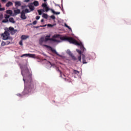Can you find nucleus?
<instances>
[{"instance_id":"obj_1","label":"nucleus","mask_w":131,"mask_h":131,"mask_svg":"<svg viewBox=\"0 0 131 131\" xmlns=\"http://www.w3.org/2000/svg\"><path fill=\"white\" fill-rule=\"evenodd\" d=\"M60 38L61 40H67V41H69L70 43H73L76 46H80L81 50H82L83 52L85 51V48H84V47H83L82 43L78 42L76 40L74 39L72 37H67V36H64L61 37Z\"/></svg>"},{"instance_id":"obj_2","label":"nucleus","mask_w":131,"mask_h":131,"mask_svg":"<svg viewBox=\"0 0 131 131\" xmlns=\"http://www.w3.org/2000/svg\"><path fill=\"white\" fill-rule=\"evenodd\" d=\"M20 69H21V75L23 76V81L25 82V78L27 77L29 78L30 81H28V82H32V78H31V75H30V72H29V70L27 68V66L23 65L20 67Z\"/></svg>"},{"instance_id":"obj_3","label":"nucleus","mask_w":131,"mask_h":131,"mask_svg":"<svg viewBox=\"0 0 131 131\" xmlns=\"http://www.w3.org/2000/svg\"><path fill=\"white\" fill-rule=\"evenodd\" d=\"M36 89V85H34L32 83H31L30 85L29 86V88H25V89L24 90V93L25 94H29L30 92H33V91H35V89Z\"/></svg>"},{"instance_id":"obj_4","label":"nucleus","mask_w":131,"mask_h":131,"mask_svg":"<svg viewBox=\"0 0 131 131\" xmlns=\"http://www.w3.org/2000/svg\"><path fill=\"white\" fill-rule=\"evenodd\" d=\"M1 36L3 37L4 40H7V39H11V37H10V33L8 31H5L4 33L1 34Z\"/></svg>"},{"instance_id":"obj_5","label":"nucleus","mask_w":131,"mask_h":131,"mask_svg":"<svg viewBox=\"0 0 131 131\" xmlns=\"http://www.w3.org/2000/svg\"><path fill=\"white\" fill-rule=\"evenodd\" d=\"M25 56H26V57H30V58H34V59H39V56H36L35 54H31L29 53L23 54L20 56V57L22 58L23 57H25Z\"/></svg>"},{"instance_id":"obj_6","label":"nucleus","mask_w":131,"mask_h":131,"mask_svg":"<svg viewBox=\"0 0 131 131\" xmlns=\"http://www.w3.org/2000/svg\"><path fill=\"white\" fill-rule=\"evenodd\" d=\"M8 32H10L11 35H14L18 30H15V29L13 27H10L8 30H7Z\"/></svg>"},{"instance_id":"obj_7","label":"nucleus","mask_w":131,"mask_h":131,"mask_svg":"<svg viewBox=\"0 0 131 131\" xmlns=\"http://www.w3.org/2000/svg\"><path fill=\"white\" fill-rule=\"evenodd\" d=\"M50 10L51 11V12H52V13H53V14H55V15H60V12H57L56 11H54V10L50 9V8H49V7H48V6L46 8H45L46 12H48Z\"/></svg>"},{"instance_id":"obj_8","label":"nucleus","mask_w":131,"mask_h":131,"mask_svg":"<svg viewBox=\"0 0 131 131\" xmlns=\"http://www.w3.org/2000/svg\"><path fill=\"white\" fill-rule=\"evenodd\" d=\"M28 8H29V9L30 10L31 12H33V11H34L35 10V8H34V6L32 4V3H29L28 5Z\"/></svg>"},{"instance_id":"obj_9","label":"nucleus","mask_w":131,"mask_h":131,"mask_svg":"<svg viewBox=\"0 0 131 131\" xmlns=\"http://www.w3.org/2000/svg\"><path fill=\"white\" fill-rule=\"evenodd\" d=\"M67 54H68V55H69V56H70V57L72 58L73 60H74V61L76 60V57H75V56L73 55V54H72V53L71 52V51H70V50H68Z\"/></svg>"},{"instance_id":"obj_10","label":"nucleus","mask_w":131,"mask_h":131,"mask_svg":"<svg viewBox=\"0 0 131 131\" xmlns=\"http://www.w3.org/2000/svg\"><path fill=\"white\" fill-rule=\"evenodd\" d=\"M46 47H47V48H50V49H51V51L52 52V53H54V54H56V55H57V56H58L59 57H61V55L60 54H59L58 53V52H57V51H56V50L53 49V48H52L51 47L46 45Z\"/></svg>"},{"instance_id":"obj_11","label":"nucleus","mask_w":131,"mask_h":131,"mask_svg":"<svg viewBox=\"0 0 131 131\" xmlns=\"http://www.w3.org/2000/svg\"><path fill=\"white\" fill-rule=\"evenodd\" d=\"M20 18L23 20H25L26 19H27V17H26V15H25V13H24V11H21Z\"/></svg>"},{"instance_id":"obj_12","label":"nucleus","mask_w":131,"mask_h":131,"mask_svg":"<svg viewBox=\"0 0 131 131\" xmlns=\"http://www.w3.org/2000/svg\"><path fill=\"white\" fill-rule=\"evenodd\" d=\"M27 38H29V36L23 35L20 37V39H21V40L27 39Z\"/></svg>"},{"instance_id":"obj_13","label":"nucleus","mask_w":131,"mask_h":131,"mask_svg":"<svg viewBox=\"0 0 131 131\" xmlns=\"http://www.w3.org/2000/svg\"><path fill=\"white\" fill-rule=\"evenodd\" d=\"M33 5V6H34L35 7H38L39 6V3H38V1H35L33 3H31Z\"/></svg>"},{"instance_id":"obj_14","label":"nucleus","mask_w":131,"mask_h":131,"mask_svg":"<svg viewBox=\"0 0 131 131\" xmlns=\"http://www.w3.org/2000/svg\"><path fill=\"white\" fill-rule=\"evenodd\" d=\"M13 6V2L11 1H9L6 4V7L7 8H9V7H12Z\"/></svg>"},{"instance_id":"obj_15","label":"nucleus","mask_w":131,"mask_h":131,"mask_svg":"<svg viewBox=\"0 0 131 131\" xmlns=\"http://www.w3.org/2000/svg\"><path fill=\"white\" fill-rule=\"evenodd\" d=\"M50 37H51V35H47L45 37V38L44 39V41L46 42L48 41V40H51V38H50Z\"/></svg>"},{"instance_id":"obj_16","label":"nucleus","mask_w":131,"mask_h":131,"mask_svg":"<svg viewBox=\"0 0 131 131\" xmlns=\"http://www.w3.org/2000/svg\"><path fill=\"white\" fill-rule=\"evenodd\" d=\"M21 6V2L17 1L15 2V7H20Z\"/></svg>"},{"instance_id":"obj_17","label":"nucleus","mask_w":131,"mask_h":131,"mask_svg":"<svg viewBox=\"0 0 131 131\" xmlns=\"http://www.w3.org/2000/svg\"><path fill=\"white\" fill-rule=\"evenodd\" d=\"M14 14L17 15V14H20L21 13V10L20 9H16L14 10Z\"/></svg>"},{"instance_id":"obj_18","label":"nucleus","mask_w":131,"mask_h":131,"mask_svg":"<svg viewBox=\"0 0 131 131\" xmlns=\"http://www.w3.org/2000/svg\"><path fill=\"white\" fill-rule=\"evenodd\" d=\"M43 41H45V38L43 37H41L39 39V45L41 46L43 43Z\"/></svg>"},{"instance_id":"obj_19","label":"nucleus","mask_w":131,"mask_h":131,"mask_svg":"<svg viewBox=\"0 0 131 131\" xmlns=\"http://www.w3.org/2000/svg\"><path fill=\"white\" fill-rule=\"evenodd\" d=\"M82 63L83 64H86V61L85 60V56L84 55H82Z\"/></svg>"},{"instance_id":"obj_20","label":"nucleus","mask_w":131,"mask_h":131,"mask_svg":"<svg viewBox=\"0 0 131 131\" xmlns=\"http://www.w3.org/2000/svg\"><path fill=\"white\" fill-rule=\"evenodd\" d=\"M9 22H10V23H12L13 24H15V20H14V18L13 17H10L9 18Z\"/></svg>"},{"instance_id":"obj_21","label":"nucleus","mask_w":131,"mask_h":131,"mask_svg":"<svg viewBox=\"0 0 131 131\" xmlns=\"http://www.w3.org/2000/svg\"><path fill=\"white\" fill-rule=\"evenodd\" d=\"M22 12H24L25 14H27L28 13H30L31 11L28 9H26L25 10H23Z\"/></svg>"},{"instance_id":"obj_22","label":"nucleus","mask_w":131,"mask_h":131,"mask_svg":"<svg viewBox=\"0 0 131 131\" xmlns=\"http://www.w3.org/2000/svg\"><path fill=\"white\" fill-rule=\"evenodd\" d=\"M6 14H9V15H12L13 14V11L11 10H7L6 11Z\"/></svg>"},{"instance_id":"obj_23","label":"nucleus","mask_w":131,"mask_h":131,"mask_svg":"<svg viewBox=\"0 0 131 131\" xmlns=\"http://www.w3.org/2000/svg\"><path fill=\"white\" fill-rule=\"evenodd\" d=\"M9 22V19H5L2 20V23H8Z\"/></svg>"},{"instance_id":"obj_24","label":"nucleus","mask_w":131,"mask_h":131,"mask_svg":"<svg viewBox=\"0 0 131 131\" xmlns=\"http://www.w3.org/2000/svg\"><path fill=\"white\" fill-rule=\"evenodd\" d=\"M10 15H8V14H5L4 15V18L5 19H9V18H10Z\"/></svg>"},{"instance_id":"obj_25","label":"nucleus","mask_w":131,"mask_h":131,"mask_svg":"<svg viewBox=\"0 0 131 131\" xmlns=\"http://www.w3.org/2000/svg\"><path fill=\"white\" fill-rule=\"evenodd\" d=\"M73 72L74 74H79V71L76 70H74Z\"/></svg>"},{"instance_id":"obj_26","label":"nucleus","mask_w":131,"mask_h":131,"mask_svg":"<svg viewBox=\"0 0 131 131\" xmlns=\"http://www.w3.org/2000/svg\"><path fill=\"white\" fill-rule=\"evenodd\" d=\"M42 17L45 19H48V14L44 13L42 14Z\"/></svg>"},{"instance_id":"obj_27","label":"nucleus","mask_w":131,"mask_h":131,"mask_svg":"<svg viewBox=\"0 0 131 131\" xmlns=\"http://www.w3.org/2000/svg\"><path fill=\"white\" fill-rule=\"evenodd\" d=\"M41 7H42V8H45L48 7V5L46 3H43L41 5Z\"/></svg>"},{"instance_id":"obj_28","label":"nucleus","mask_w":131,"mask_h":131,"mask_svg":"<svg viewBox=\"0 0 131 131\" xmlns=\"http://www.w3.org/2000/svg\"><path fill=\"white\" fill-rule=\"evenodd\" d=\"M64 26L67 27V28H68L70 30H71V28L69 27V26L67 25L66 24H64Z\"/></svg>"},{"instance_id":"obj_29","label":"nucleus","mask_w":131,"mask_h":131,"mask_svg":"<svg viewBox=\"0 0 131 131\" xmlns=\"http://www.w3.org/2000/svg\"><path fill=\"white\" fill-rule=\"evenodd\" d=\"M1 46L2 47H4V46H6V42L3 41L1 43Z\"/></svg>"},{"instance_id":"obj_30","label":"nucleus","mask_w":131,"mask_h":131,"mask_svg":"<svg viewBox=\"0 0 131 131\" xmlns=\"http://www.w3.org/2000/svg\"><path fill=\"white\" fill-rule=\"evenodd\" d=\"M38 13L39 15H41V14H42V11H41V10H38Z\"/></svg>"},{"instance_id":"obj_31","label":"nucleus","mask_w":131,"mask_h":131,"mask_svg":"<svg viewBox=\"0 0 131 131\" xmlns=\"http://www.w3.org/2000/svg\"><path fill=\"white\" fill-rule=\"evenodd\" d=\"M3 18H4V15H3V14H0V20H3Z\"/></svg>"},{"instance_id":"obj_32","label":"nucleus","mask_w":131,"mask_h":131,"mask_svg":"<svg viewBox=\"0 0 131 131\" xmlns=\"http://www.w3.org/2000/svg\"><path fill=\"white\" fill-rule=\"evenodd\" d=\"M50 17L51 19H53V20H55V19H56V17H55L54 15H51Z\"/></svg>"},{"instance_id":"obj_33","label":"nucleus","mask_w":131,"mask_h":131,"mask_svg":"<svg viewBox=\"0 0 131 131\" xmlns=\"http://www.w3.org/2000/svg\"><path fill=\"white\" fill-rule=\"evenodd\" d=\"M19 44L20 46H23V40L21 39V40L19 41Z\"/></svg>"},{"instance_id":"obj_34","label":"nucleus","mask_w":131,"mask_h":131,"mask_svg":"<svg viewBox=\"0 0 131 131\" xmlns=\"http://www.w3.org/2000/svg\"><path fill=\"white\" fill-rule=\"evenodd\" d=\"M78 60L80 62H81V55H80L79 57H78Z\"/></svg>"},{"instance_id":"obj_35","label":"nucleus","mask_w":131,"mask_h":131,"mask_svg":"<svg viewBox=\"0 0 131 131\" xmlns=\"http://www.w3.org/2000/svg\"><path fill=\"white\" fill-rule=\"evenodd\" d=\"M77 52L78 53V54H79L80 55H81V51L78 50H77Z\"/></svg>"},{"instance_id":"obj_36","label":"nucleus","mask_w":131,"mask_h":131,"mask_svg":"<svg viewBox=\"0 0 131 131\" xmlns=\"http://www.w3.org/2000/svg\"><path fill=\"white\" fill-rule=\"evenodd\" d=\"M47 26L48 27H53V26H53V25H51V24H48Z\"/></svg>"},{"instance_id":"obj_37","label":"nucleus","mask_w":131,"mask_h":131,"mask_svg":"<svg viewBox=\"0 0 131 131\" xmlns=\"http://www.w3.org/2000/svg\"><path fill=\"white\" fill-rule=\"evenodd\" d=\"M36 23H37V21L35 20L33 22V25H35L36 24Z\"/></svg>"},{"instance_id":"obj_38","label":"nucleus","mask_w":131,"mask_h":131,"mask_svg":"<svg viewBox=\"0 0 131 131\" xmlns=\"http://www.w3.org/2000/svg\"><path fill=\"white\" fill-rule=\"evenodd\" d=\"M39 18H40V16H37L36 17V20H39Z\"/></svg>"},{"instance_id":"obj_39","label":"nucleus","mask_w":131,"mask_h":131,"mask_svg":"<svg viewBox=\"0 0 131 131\" xmlns=\"http://www.w3.org/2000/svg\"><path fill=\"white\" fill-rule=\"evenodd\" d=\"M50 40H52L53 41H57V40L56 39L51 38Z\"/></svg>"},{"instance_id":"obj_40","label":"nucleus","mask_w":131,"mask_h":131,"mask_svg":"<svg viewBox=\"0 0 131 131\" xmlns=\"http://www.w3.org/2000/svg\"><path fill=\"white\" fill-rule=\"evenodd\" d=\"M0 11H5V8L0 7Z\"/></svg>"},{"instance_id":"obj_41","label":"nucleus","mask_w":131,"mask_h":131,"mask_svg":"<svg viewBox=\"0 0 131 131\" xmlns=\"http://www.w3.org/2000/svg\"><path fill=\"white\" fill-rule=\"evenodd\" d=\"M24 2L25 3H28V2H30V0H25Z\"/></svg>"},{"instance_id":"obj_42","label":"nucleus","mask_w":131,"mask_h":131,"mask_svg":"<svg viewBox=\"0 0 131 131\" xmlns=\"http://www.w3.org/2000/svg\"><path fill=\"white\" fill-rule=\"evenodd\" d=\"M10 41H7L6 42L7 45H10Z\"/></svg>"},{"instance_id":"obj_43","label":"nucleus","mask_w":131,"mask_h":131,"mask_svg":"<svg viewBox=\"0 0 131 131\" xmlns=\"http://www.w3.org/2000/svg\"><path fill=\"white\" fill-rule=\"evenodd\" d=\"M3 3H7V0H1Z\"/></svg>"},{"instance_id":"obj_44","label":"nucleus","mask_w":131,"mask_h":131,"mask_svg":"<svg viewBox=\"0 0 131 131\" xmlns=\"http://www.w3.org/2000/svg\"><path fill=\"white\" fill-rule=\"evenodd\" d=\"M59 35H54V37H59Z\"/></svg>"},{"instance_id":"obj_45","label":"nucleus","mask_w":131,"mask_h":131,"mask_svg":"<svg viewBox=\"0 0 131 131\" xmlns=\"http://www.w3.org/2000/svg\"><path fill=\"white\" fill-rule=\"evenodd\" d=\"M59 72H60V76L62 77V75H61L62 74V72H61V71H60L59 70H58Z\"/></svg>"},{"instance_id":"obj_46","label":"nucleus","mask_w":131,"mask_h":131,"mask_svg":"<svg viewBox=\"0 0 131 131\" xmlns=\"http://www.w3.org/2000/svg\"><path fill=\"white\" fill-rule=\"evenodd\" d=\"M25 8H26V6H21V8L22 9H25Z\"/></svg>"},{"instance_id":"obj_47","label":"nucleus","mask_w":131,"mask_h":131,"mask_svg":"<svg viewBox=\"0 0 131 131\" xmlns=\"http://www.w3.org/2000/svg\"><path fill=\"white\" fill-rule=\"evenodd\" d=\"M43 21H44L43 19H42L41 20V23H42V22H43Z\"/></svg>"},{"instance_id":"obj_48","label":"nucleus","mask_w":131,"mask_h":131,"mask_svg":"<svg viewBox=\"0 0 131 131\" xmlns=\"http://www.w3.org/2000/svg\"><path fill=\"white\" fill-rule=\"evenodd\" d=\"M46 26H40V27H45Z\"/></svg>"},{"instance_id":"obj_49","label":"nucleus","mask_w":131,"mask_h":131,"mask_svg":"<svg viewBox=\"0 0 131 131\" xmlns=\"http://www.w3.org/2000/svg\"><path fill=\"white\" fill-rule=\"evenodd\" d=\"M57 6H58V7H59V8H61V7H60V6H59V5H57Z\"/></svg>"},{"instance_id":"obj_50","label":"nucleus","mask_w":131,"mask_h":131,"mask_svg":"<svg viewBox=\"0 0 131 131\" xmlns=\"http://www.w3.org/2000/svg\"><path fill=\"white\" fill-rule=\"evenodd\" d=\"M17 96H21V95H20V94H18V95H17Z\"/></svg>"},{"instance_id":"obj_51","label":"nucleus","mask_w":131,"mask_h":131,"mask_svg":"<svg viewBox=\"0 0 131 131\" xmlns=\"http://www.w3.org/2000/svg\"><path fill=\"white\" fill-rule=\"evenodd\" d=\"M44 1V2H47V0H43Z\"/></svg>"},{"instance_id":"obj_52","label":"nucleus","mask_w":131,"mask_h":131,"mask_svg":"<svg viewBox=\"0 0 131 131\" xmlns=\"http://www.w3.org/2000/svg\"><path fill=\"white\" fill-rule=\"evenodd\" d=\"M0 7H2V5H1V4H0Z\"/></svg>"}]
</instances>
